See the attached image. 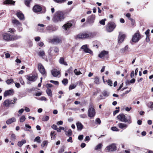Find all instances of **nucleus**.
I'll list each match as a JSON object with an SVG mask.
<instances>
[{
    "label": "nucleus",
    "mask_w": 153,
    "mask_h": 153,
    "mask_svg": "<svg viewBox=\"0 0 153 153\" xmlns=\"http://www.w3.org/2000/svg\"><path fill=\"white\" fill-rule=\"evenodd\" d=\"M14 100L13 101L12 100H9L10 105H11V104H15L16 103V100H17V99H16V98H14Z\"/></svg>",
    "instance_id": "nucleus-44"
},
{
    "label": "nucleus",
    "mask_w": 153,
    "mask_h": 153,
    "mask_svg": "<svg viewBox=\"0 0 153 153\" xmlns=\"http://www.w3.org/2000/svg\"><path fill=\"white\" fill-rule=\"evenodd\" d=\"M32 0H25V3L27 7H30V4Z\"/></svg>",
    "instance_id": "nucleus-35"
},
{
    "label": "nucleus",
    "mask_w": 153,
    "mask_h": 153,
    "mask_svg": "<svg viewBox=\"0 0 153 153\" xmlns=\"http://www.w3.org/2000/svg\"><path fill=\"white\" fill-rule=\"evenodd\" d=\"M40 137H36L34 140V141L36 142L37 143H40L41 142V140H40Z\"/></svg>",
    "instance_id": "nucleus-33"
},
{
    "label": "nucleus",
    "mask_w": 153,
    "mask_h": 153,
    "mask_svg": "<svg viewBox=\"0 0 153 153\" xmlns=\"http://www.w3.org/2000/svg\"><path fill=\"white\" fill-rule=\"evenodd\" d=\"M50 82L51 83H53L54 85H59V82L56 81H53L52 80H51L50 81Z\"/></svg>",
    "instance_id": "nucleus-50"
},
{
    "label": "nucleus",
    "mask_w": 153,
    "mask_h": 153,
    "mask_svg": "<svg viewBox=\"0 0 153 153\" xmlns=\"http://www.w3.org/2000/svg\"><path fill=\"white\" fill-rule=\"evenodd\" d=\"M51 128H52L54 130H56V129H57V126L56 125L53 124L51 126Z\"/></svg>",
    "instance_id": "nucleus-56"
},
{
    "label": "nucleus",
    "mask_w": 153,
    "mask_h": 153,
    "mask_svg": "<svg viewBox=\"0 0 153 153\" xmlns=\"http://www.w3.org/2000/svg\"><path fill=\"white\" fill-rule=\"evenodd\" d=\"M26 141L25 139H22L21 141H19L17 143V145L18 146L21 147L24 144L26 143Z\"/></svg>",
    "instance_id": "nucleus-23"
},
{
    "label": "nucleus",
    "mask_w": 153,
    "mask_h": 153,
    "mask_svg": "<svg viewBox=\"0 0 153 153\" xmlns=\"http://www.w3.org/2000/svg\"><path fill=\"white\" fill-rule=\"evenodd\" d=\"M48 144V141H43L41 144V146L42 147H44L45 146H46Z\"/></svg>",
    "instance_id": "nucleus-48"
},
{
    "label": "nucleus",
    "mask_w": 153,
    "mask_h": 153,
    "mask_svg": "<svg viewBox=\"0 0 153 153\" xmlns=\"http://www.w3.org/2000/svg\"><path fill=\"white\" fill-rule=\"evenodd\" d=\"M11 138L12 139H13L14 140H15L16 139V136L14 134H11Z\"/></svg>",
    "instance_id": "nucleus-59"
},
{
    "label": "nucleus",
    "mask_w": 153,
    "mask_h": 153,
    "mask_svg": "<svg viewBox=\"0 0 153 153\" xmlns=\"http://www.w3.org/2000/svg\"><path fill=\"white\" fill-rule=\"evenodd\" d=\"M52 42L54 43H58L61 42V39L58 37H56L52 40Z\"/></svg>",
    "instance_id": "nucleus-17"
},
{
    "label": "nucleus",
    "mask_w": 153,
    "mask_h": 153,
    "mask_svg": "<svg viewBox=\"0 0 153 153\" xmlns=\"http://www.w3.org/2000/svg\"><path fill=\"white\" fill-rule=\"evenodd\" d=\"M56 134L54 131H51V139L52 140H55L56 138Z\"/></svg>",
    "instance_id": "nucleus-26"
},
{
    "label": "nucleus",
    "mask_w": 153,
    "mask_h": 153,
    "mask_svg": "<svg viewBox=\"0 0 153 153\" xmlns=\"http://www.w3.org/2000/svg\"><path fill=\"white\" fill-rule=\"evenodd\" d=\"M103 146V145L102 143H100L98 144L95 148L94 149L96 150H98L101 149Z\"/></svg>",
    "instance_id": "nucleus-28"
},
{
    "label": "nucleus",
    "mask_w": 153,
    "mask_h": 153,
    "mask_svg": "<svg viewBox=\"0 0 153 153\" xmlns=\"http://www.w3.org/2000/svg\"><path fill=\"white\" fill-rule=\"evenodd\" d=\"M12 23L15 24H16L17 26L20 25L21 26V24L19 22V21L17 19H14L12 21Z\"/></svg>",
    "instance_id": "nucleus-30"
},
{
    "label": "nucleus",
    "mask_w": 153,
    "mask_h": 153,
    "mask_svg": "<svg viewBox=\"0 0 153 153\" xmlns=\"http://www.w3.org/2000/svg\"><path fill=\"white\" fill-rule=\"evenodd\" d=\"M63 123V122L62 121H60L57 122L56 124L58 125H62Z\"/></svg>",
    "instance_id": "nucleus-62"
},
{
    "label": "nucleus",
    "mask_w": 153,
    "mask_h": 153,
    "mask_svg": "<svg viewBox=\"0 0 153 153\" xmlns=\"http://www.w3.org/2000/svg\"><path fill=\"white\" fill-rule=\"evenodd\" d=\"M40 39V38L39 36L36 37L35 38V40L36 41L38 42L39 41Z\"/></svg>",
    "instance_id": "nucleus-60"
},
{
    "label": "nucleus",
    "mask_w": 153,
    "mask_h": 153,
    "mask_svg": "<svg viewBox=\"0 0 153 153\" xmlns=\"http://www.w3.org/2000/svg\"><path fill=\"white\" fill-rule=\"evenodd\" d=\"M93 36L92 33L86 31L82 33H81L76 35L75 37L76 39H83L90 38L92 37Z\"/></svg>",
    "instance_id": "nucleus-3"
},
{
    "label": "nucleus",
    "mask_w": 153,
    "mask_h": 153,
    "mask_svg": "<svg viewBox=\"0 0 153 153\" xmlns=\"http://www.w3.org/2000/svg\"><path fill=\"white\" fill-rule=\"evenodd\" d=\"M79 117L80 118H85L87 117V116L86 114H80L79 115Z\"/></svg>",
    "instance_id": "nucleus-52"
},
{
    "label": "nucleus",
    "mask_w": 153,
    "mask_h": 153,
    "mask_svg": "<svg viewBox=\"0 0 153 153\" xmlns=\"http://www.w3.org/2000/svg\"><path fill=\"white\" fill-rule=\"evenodd\" d=\"M49 117L47 116H44L42 118V120L43 121H47L49 119Z\"/></svg>",
    "instance_id": "nucleus-41"
},
{
    "label": "nucleus",
    "mask_w": 153,
    "mask_h": 153,
    "mask_svg": "<svg viewBox=\"0 0 153 153\" xmlns=\"http://www.w3.org/2000/svg\"><path fill=\"white\" fill-rule=\"evenodd\" d=\"M6 82L8 85H10L14 83V81L12 79H7Z\"/></svg>",
    "instance_id": "nucleus-34"
},
{
    "label": "nucleus",
    "mask_w": 153,
    "mask_h": 153,
    "mask_svg": "<svg viewBox=\"0 0 153 153\" xmlns=\"http://www.w3.org/2000/svg\"><path fill=\"white\" fill-rule=\"evenodd\" d=\"M15 2V1H13L12 0H5V1H4V4H13V3H14Z\"/></svg>",
    "instance_id": "nucleus-29"
},
{
    "label": "nucleus",
    "mask_w": 153,
    "mask_h": 153,
    "mask_svg": "<svg viewBox=\"0 0 153 153\" xmlns=\"http://www.w3.org/2000/svg\"><path fill=\"white\" fill-rule=\"evenodd\" d=\"M105 21H106V19H102L100 20L99 22L101 24L104 25H105Z\"/></svg>",
    "instance_id": "nucleus-53"
},
{
    "label": "nucleus",
    "mask_w": 153,
    "mask_h": 153,
    "mask_svg": "<svg viewBox=\"0 0 153 153\" xmlns=\"http://www.w3.org/2000/svg\"><path fill=\"white\" fill-rule=\"evenodd\" d=\"M38 69L42 75H46V72L45 69L41 63H39L38 65Z\"/></svg>",
    "instance_id": "nucleus-8"
},
{
    "label": "nucleus",
    "mask_w": 153,
    "mask_h": 153,
    "mask_svg": "<svg viewBox=\"0 0 153 153\" xmlns=\"http://www.w3.org/2000/svg\"><path fill=\"white\" fill-rule=\"evenodd\" d=\"M117 118L119 121L127 123L129 124L131 123L132 122L131 117L130 116L127 115L126 116L123 114H119L118 115Z\"/></svg>",
    "instance_id": "nucleus-1"
},
{
    "label": "nucleus",
    "mask_w": 153,
    "mask_h": 153,
    "mask_svg": "<svg viewBox=\"0 0 153 153\" xmlns=\"http://www.w3.org/2000/svg\"><path fill=\"white\" fill-rule=\"evenodd\" d=\"M111 129L113 131H118L119 129L116 127H113L111 128Z\"/></svg>",
    "instance_id": "nucleus-54"
},
{
    "label": "nucleus",
    "mask_w": 153,
    "mask_h": 153,
    "mask_svg": "<svg viewBox=\"0 0 153 153\" xmlns=\"http://www.w3.org/2000/svg\"><path fill=\"white\" fill-rule=\"evenodd\" d=\"M107 83L110 86H112V82L110 79H109L107 81Z\"/></svg>",
    "instance_id": "nucleus-55"
},
{
    "label": "nucleus",
    "mask_w": 153,
    "mask_h": 153,
    "mask_svg": "<svg viewBox=\"0 0 153 153\" xmlns=\"http://www.w3.org/2000/svg\"><path fill=\"white\" fill-rule=\"evenodd\" d=\"M16 15L18 18L20 20H24V15L21 12H19L16 13Z\"/></svg>",
    "instance_id": "nucleus-21"
},
{
    "label": "nucleus",
    "mask_w": 153,
    "mask_h": 153,
    "mask_svg": "<svg viewBox=\"0 0 153 153\" xmlns=\"http://www.w3.org/2000/svg\"><path fill=\"white\" fill-rule=\"evenodd\" d=\"M76 87V85L74 84H71L69 86V90H72L75 88Z\"/></svg>",
    "instance_id": "nucleus-47"
},
{
    "label": "nucleus",
    "mask_w": 153,
    "mask_h": 153,
    "mask_svg": "<svg viewBox=\"0 0 153 153\" xmlns=\"http://www.w3.org/2000/svg\"><path fill=\"white\" fill-rule=\"evenodd\" d=\"M95 16L94 15H91L89 16L87 19V22L89 24H93L95 19Z\"/></svg>",
    "instance_id": "nucleus-12"
},
{
    "label": "nucleus",
    "mask_w": 153,
    "mask_h": 153,
    "mask_svg": "<svg viewBox=\"0 0 153 153\" xmlns=\"http://www.w3.org/2000/svg\"><path fill=\"white\" fill-rule=\"evenodd\" d=\"M59 62L61 64H63L65 65H68L67 63L65 61L63 57L60 58Z\"/></svg>",
    "instance_id": "nucleus-25"
},
{
    "label": "nucleus",
    "mask_w": 153,
    "mask_h": 153,
    "mask_svg": "<svg viewBox=\"0 0 153 153\" xmlns=\"http://www.w3.org/2000/svg\"><path fill=\"white\" fill-rule=\"evenodd\" d=\"M86 144L85 143H82L80 145V146L82 148H83L85 146Z\"/></svg>",
    "instance_id": "nucleus-63"
},
{
    "label": "nucleus",
    "mask_w": 153,
    "mask_h": 153,
    "mask_svg": "<svg viewBox=\"0 0 153 153\" xmlns=\"http://www.w3.org/2000/svg\"><path fill=\"white\" fill-rule=\"evenodd\" d=\"M74 72L75 74L76 75H79L80 74H81V72L77 70V69H75L74 71Z\"/></svg>",
    "instance_id": "nucleus-42"
},
{
    "label": "nucleus",
    "mask_w": 153,
    "mask_h": 153,
    "mask_svg": "<svg viewBox=\"0 0 153 153\" xmlns=\"http://www.w3.org/2000/svg\"><path fill=\"white\" fill-rule=\"evenodd\" d=\"M14 91L13 90H10L6 91L4 93V96L6 97L8 96L12 95L13 94Z\"/></svg>",
    "instance_id": "nucleus-13"
},
{
    "label": "nucleus",
    "mask_w": 153,
    "mask_h": 153,
    "mask_svg": "<svg viewBox=\"0 0 153 153\" xmlns=\"http://www.w3.org/2000/svg\"><path fill=\"white\" fill-rule=\"evenodd\" d=\"M5 56L6 58H7L10 57V55L9 53H7L5 54Z\"/></svg>",
    "instance_id": "nucleus-64"
},
{
    "label": "nucleus",
    "mask_w": 153,
    "mask_h": 153,
    "mask_svg": "<svg viewBox=\"0 0 153 153\" xmlns=\"http://www.w3.org/2000/svg\"><path fill=\"white\" fill-rule=\"evenodd\" d=\"M141 38L140 35L138 31L134 34L132 39V41L134 42H138Z\"/></svg>",
    "instance_id": "nucleus-7"
},
{
    "label": "nucleus",
    "mask_w": 153,
    "mask_h": 153,
    "mask_svg": "<svg viewBox=\"0 0 153 153\" xmlns=\"http://www.w3.org/2000/svg\"><path fill=\"white\" fill-rule=\"evenodd\" d=\"M68 80L67 79H64L62 81V82L63 84L64 85H66L68 83Z\"/></svg>",
    "instance_id": "nucleus-45"
},
{
    "label": "nucleus",
    "mask_w": 153,
    "mask_h": 153,
    "mask_svg": "<svg viewBox=\"0 0 153 153\" xmlns=\"http://www.w3.org/2000/svg\"><path fill=\"white\" fill-rule=\"evenodd\" d=\"M108 54V51H102L100 54H99L98 55V57L100 58H102L107 55Z\"/></svg>",
    "instance_id": "nucleus-18"
},
{
    "label": "nucleus",
    "mask_w": 153,
    "mask_h": 153,
    "mask_svg": "<svg viewBox=\"0 0 153 153\" xmlns=\"http://www.w3.org/2000/svg\"><path fill=\"white\" fill-rule=\"evenodd\" d=\"M55 2L58 3H62L65 2L66 0H53Z\"/></svg>",
    "instance_id": "nucleus-39"
},
{
    "label": "nucleus",
    "mask_w": 153,
    "mask_h": 153,
    "mask_svg": "<svg viewBox=\"0 0 153 153\" xmlns=\"http://www.w3.org/2000/svg\"><path fill=\"white\" fill-rule=\"evenodd\" d=\"M65 18L63 13L61 11L56 12L53 16V20L55 22H60L63 20Z\"/></svg>",
    "instance_id": "nucleus-2"
},
{
    "label": "nucleus",
    "mask_w": 153,
    "mask_h": 153,
    "mask_svg": "<svg viewBox=\"0 0 153 153\" xmlns=\"http://www.w3.org/2000/svg\"><path fill=\"white\" fill-rule=\"evenodd\" d=\"M81 48L83 49V51L85 53H89L91 54L92 53V51L89 49L88 48L87 45L82 46Z\"/></svg>",
    "instance_id": "nucleus-11"
},
{
    "label": "nucleus",
    "mask_w": 153,
    "mask_h": 153,
    "mask_svg": "<svg viewBox=\"0 0 153 153\" xmlns=\"http://www.w3.org/2000/svg\"><path fill=\"white\" fill-rule=\"evenodd\" d=\"M3 105L6 107H9L10 106L9 100L7 99L5 100L3 102Z\"/></svg>",
    "instance_id": "nucleus-27"
},
{
    "label": "nucleus",
    "mask_w": 153,
    "mask_h": 153,
    "mask_svg": "<svg viewBox=\"0 0 153 153\" xmlns=\"http://www.w3.org/2000/svg\"><path fill=\"white\" fill-rule=\"evenodd\" d=\"M72 134V131L71 129H69L67 133L66 134V135H67L68 136H71Z\"/></svg>",
    "instance_id": "nucleus-49"
},
{
    "label": "nucleus",
    "mask_w": 153,
    "mask_h": 153,
    "mask_svg": "<svg viewBox=\"0 0 153 153\" xmlns=\"http://www.w3.org/2000/svg\"><path fill=\"white\" fill-rule=\"evenodd\" d=\"M105 150L108 152L115 151L117 150V147L115 143H112L107 146Z\"/></svg>",
    "instance_id": "nucleus-6"
},
{
    "label": "nucleus",
    "mask_w": 153,
    "mask_h": 153,
    "mask_svg": "<svg viewBox=\"0 0 153 153\" xmlns=\"http://www.w3.org/2000/svg\"><path fill=\"white\" fill-rule=\"evenodd\" d=\"M96 114L95 110L94 108V105L93 103L90 104L88 112V115L91 118L94 117Z\"/></svg>",
    "instance_id": "nucleus-4"
},
{
    "label": "nucleus",
    "mask_w": 153,
    "mask_h": 153,
    "mask_svg": "<svg viewBox=\"0 0 153 153\" xmlns=\"http://www.w3.org/2000/svg\"><path fill=\"white\" fill-rule=\"evenodd\" d=\"M33 10L34 12L38 13L42 10V8L39 5H36L33 7Z\"/></svg>",
    "instance_id": "nucleus-15"
},
{
    "label": "nucleus",
    "mask_w": 153,
    "mask_h": 153,
    "mask_svg": "<svg viewBox=\"0 0 153 153\" xmlns=\"http://www.w3.org/2000/svg\"><path fill=\"white\" fill-rule=\"evenodd\" d=\"M72 26V24L70 23H68L64 25L63 26L64 29L65 30H67Z\"/></svg>",
    "instance_id": "nucleus-22"
},
{
    "label": "nucleus",
    "mask_w": 153,
    "mask_h": 153,
    "mask_svg": "<svg viewBox=\"0 0 153 153\" xmlns=\"http://www.w3.org/2000/svg\"><path fill=\"white\" fill-rule=\"evenodd\" d=\"M118 126L119 128L123 129H125L128 126L127 124L122 123H119Z\"/></svg>",
    "instance_id": "nucleus-19"
},
{
    "label": "nucleus",
    "mask_w": 153,
    "mask_h": 153,
    "mask_svg": "<svg viewBox=\"0 0 153 153\" xmlns=\"http://www.w3.org/2000/svg\"><path fill=\"white\" fill-rule=\"evenodd\" d=\"M37 77L35 75L30 76H27V79L30 81L34 82L37 79Z\"/></svg>",
    "instance_id": "nucleus-16"
},
{
    "label": "nucleus",
    "mask_w": 153,
    "mask_h": 153,
    "mask_svg": "<svg viewBox=\"0 0 153 153\" xmlns=\"http://www.w3.org/2000/svg\"><path fill=\"white\" fill-rule=\"evenodd\" d=\"M102 94L105 97H108L109 95V93L107 91H104L102 93Z\"/></svg>",
    "instance_id": "nucleus-40"
},
{
    "label": "nucleus",
    "mask_w": 153,
    "mask_h": 153,
    "mask_svg": "<svg viewBox=\"0 0 153 153\" xmlns=\"http://www.w3.org/2000/svg\"><path fill=\"white\" fill-rule=\"evenodd\" d=\"M3 37L4 40L7 41L12 40V38L11 37V35L7 33L3 34Z\"/></svg>",
    "instance_id": "nucleus-10"
},
{
    "label": "nucleus",
    "mask_w": 153,
    "mask_h": 153,
    "mask_svg": "<svg viewBox=\"0 0 153 153\" xmlns=\"http://www.w3.org/2000/svg\"><path fill=\"white\" fill-rule=\"evenodd\" d=\"M128 51V47L127 46H126L125 47L122 48L120 51L121 53H124Z\"/></svg>",
    "instance_id": "nucleus-31"
},
{
    "label": "nucleus",
    "mask_w": 153,
    "mask_h": 153,
    "mask_svg": "<svg viewBox=\"0 0 153 153\" xmlns=\"http://www.w3.org/2000/svg\"><path fill=\"white\" fill-rule=\"evenodd\" d=\"M38 54L40 56H44L45 55V52L43 51H39L38 53Z\"/></svg>",
    "instance_id": "nucleus-36"
},
{
    "label": "nucleus",
    "mask_w": 153,
    "mask_h": 153,
    "mask_svg": "<svg viewBox=\"0 0 153 153\" xmlns=\"http://www.w3.org/2000/svg\"><path fill=\"white\" fill-rule=\"evenodd\" d=\"M125 37L126 36L124 34H123L121 32H119V35L118 37V43H122Z\"/></svg>",
    "instance_id": "nucleus-9"
},
{
    "label": "nucleus",
    "mask_w": 153,
    "mask_h": 153,
    "mask_svg": "<svg viewBox=\"0 0 153 153\" xmlns=\"http://www.w3.org/2000/svg\"><path fill=\"white\" fill-rule=\"evenodd\" d=\"M135 80L133 78L131 79L130 81V82H126V84L127 85H129L130 83H134L135 82Z\"/></svg>",
    "instance_id": "nucleus-51"
},
{
    "label": "nucleus",
    "mask_w": 153,
    "mask_h": 153,
    "mask_svg": "<svg viewBox=\"0 0 153 153\" xmlns=\"http://www.w3.org/2000/svg\"><path fill=\"white\" fill-rule=\"evenodd\" d=\"M46 92L47 94L49 96H50L51 97L52 96V91L51 90L48 88L46 90Z\"/></svg>",
    "instance_id": "nucleus-32"
},
{
    "label": "nucleus",
    "mask_w": 153,
    "mask_h": 153,
    "mask_svg": "<svg viewBox=\"0 0 153 153\" xmlns=\"http://www.w3.org/2000/svg\"><path fill=\"white\" fill-rule=\"evenodd\" d=\"M15 31L16 30L14 28H9L8 30V32H10L12 33H14Z\"/></svg>",
    "instance_id": "nucleus-43"
},
{
    "label": "nucleus",
    "mask_w": 153,
    "mask_h": 153,
    "mask_svg": "<svg viewBox=\"0 0 153 153\" xmlns=\"http://www.w3.org/2000/svg\"><path fill=\"white\" fill-rule=\"evenodd\" d=\"M16 121V118L14 117H13L7 120L6 122V123L7 124H10L12 123L15 122Z\"/></svg>",
    "instance_id": "nucleus-20"
},
{
    "label": "nucleus",
    "mask_w": 153,
    "mask_h": 153,
    "mask_svg": "<svg viewBox=\"0 0 153 153\" xmlns=\"http://www.w3.org/2000/svg\"><path fill=\"white\" fill-rule=\"evenodd\" d=\"M26 119L25 116L23 115L21 116L20 118L19 121L20 122L22 123L24 122Z\"/></svg>",
    "instance_id": "nucleus-38"
},
{
    "label": "nucleus",
    "mask_w": 153,
    "mask_h": 153,
    "mask_svg": "<svg viewBox=\"0 0 153 153\" xmlns=\"http://www.w3.org/2000/svg\"><path fill=\"white\" fill-rule=\"evenodd\" d=\"M77 127L78 130H81L83 128V126L80 122H78L76 123Z\"/></svg>",
    "instance_id": "nucleus-24"
},
{
    "label": "nucleus",
    "mask_w": 153,
    "mask_h": 153,
    "mask_svg": "<svg viewBox=\"0 0 153 153\" xmlns=\"http://www.w3.org/2000/svg\"><path fill=\"white\" fill-rule=\"evenodd\" d=\"M21 37L20 36L16 35L12 36L11 38H12V40H16L19 39Z\"/></svg>",
    "instance_id": "nucleus-46"
},
{
    "label": "nucleus",
    "mask_w": 153,
    "mask_h": 153,
    "mask_svg": "<svg viewBox=\"0 0 153 153\" xmlns=\"http://www.w3.org/2000/svg\"><path fill=\"white\" fill-rule=\"evenodd\" d=\"M15 83V86L16 87H17V88H19L20 86V85L19 84V83Z\"/></svg>",
    "instance_id": "nucleus-61"
},
{
    "label": "nucleus",
    "mask_w": 153,
    "mask_h": 153,
    "mask_svg": "<svg viewBox=\"0 0 153 153\" xmlns=\"http://www.w3.org/2000/svg\"><path fill=\"white\" fill-rule=\"evenodd\" d=\"M83 138V135H81L78 136V139L80 140H82Z\"/></svg>",
    "instance_id": "nucleus-57"
},
{
    "label": "nucleus",
    "mask_w": 153,
    "mask_h": 153,
    "mask_svg": "<svg viewBox=\"0 0 153 153\" xmlns=\"http://www.w3.org/2000/svg\"><path fill=\"white\" fill-rule=\"evenodd\" d=\"M94 82L97 84L99 83V79L98 76H96L94 78Z\"/></svg>",
    "instance_id": "nucleus-37"
},
{
    "label": "nucleus",
    "mask_w": 153,
    "mask_h": 153,
    "mask_svg": "<svg viewBox=\"0 0 153 153\" xmlns=\"http://www.w3.org/2000/svg\"><path fill=\"white\" fill-rule=\"evenodd\" d=\"M116 26V25L114 22H109L105 26L106 30L108 32H111L114 30Z\"/></svg>",
    "instance_id": "nucleus-5"
},
{
    "label": "nucleus",
    "mask_w": 153,
    "mask_h": 153,
    "mask_svg": "<svg viewBox=\"0 0 153 153\" xmlns=\"http://www.w3.org/2000/svg\"><path fill=\"white\" fill-rule=\"evenodd\" d=\"M96 122H97L99 124H100L101 123V121L99 118H97L96 119Z\"/></svg>",
    "instance_id": "nucleus-58"
},
{
    "label": "nucleus",
    "mask_w": 153,
    "mask_h": 153,
    "mask_svg": "<svg viewBox=\"0 0 153 153\" xmlns=\"http://www.w3.org/2000/svg\"><path fill=\"white\" fill-rule=\"evenodd\" d=\"M51 73L52 75L54 77H57L60 74V71L56 69H54L52 70Z\"/></svg>",
    "instance_id": "nucleus-14"
}]
</instances>
